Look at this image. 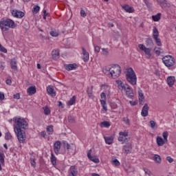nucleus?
<instances>
[{
	"label": "nucleus",
	"mask_w": 176,
	"mask_h": 176,
	"mask_svg": "<svg viewBox=\"0 0 176 176\" xmlns=\"http://www.w3.org/2000/svg\"><path fill=\"white\" fill-rule=\"evenodd\" d=\"M67 120L69 123H75V119L71 116H68Z\"/></svg>",
	"instance_id": "obj_49"
},
{
	"label": "nucleus",
	"mask_w": 176,
	"mask_h": 176,
	"mask_svg": "<svg viewBox=\"0 0 176 176\" xmlns=\"http://www.w3.org/2000/svg\"><path fill=\"white\" fill-rule=\"evenodd\" d=\"M44 115H46V116H49L50 113V109L48 107H43Z\"/></svg>",
	"instance_id": "obj_41"
},
{
	"label": "nucleus",
	"mask_w": 176,
	"mask_h": 176,
	"mask_svg": "<svg viewBox=\"0 0 176 176\" xmlns=\"http://www.w3.org/2000/svg\"><path fill=\"white\" fill-rule=\"evenodd\" d=\"M122 9L127 13H133L134 12V8L129 5H124L122 6Z\"/></svg>",
	"instance_id": "obj_20"
},
{
	"label": "nucleus",
	"mask_w": 176,
	"mask_h": 176,
	"mask_svg": "<svg viewBox=\"0 0 176 176\" xmlns=\"http://www.w3.org/2000/svg\"><path fill=\"white\" fill-rule=\"evenodd\" d=\"M41 137H43L45 138V137L46 136V132L45 131H42L41 133Z\"/></svg>",
	"instance_id": "obj_64"
},
{
	"label": "nucleus",
	"mask_w": 176,
	"mask_h": 176,
	"mask_svg": "<svg viewBox=\"0 0 176 176\" xmlns=\"http://www.w3.org/2000/svg\"><path fill=\"white\" fill-rule=\"evenodd\" d=\"M11 14L13 17H15V19H23V17L25 16V14L23 11L19 10H12Z\"/></svg>",
	"instance_id": "obj_11"
},
{
	"label": "nucleus",
	"mask_w": 176,
	"mask_h": 176,
	"mask_svg": "<svg viewBox=\"0 0 176 176\" xmlns=\"http://www.w3.org/2000/svg\"><path fill=\"white\" fill-rule=\"evenodd\" d=\"M153 159L157 164H160L162 163V158L160 157V155L157 154L154 155Z\"/></svg>",
	"instance_id": "obj_27"
},
{
	"label": "nucleus",
	"mask_w": 176,
	"mask_h": 176,
	"mask_svg": "<svg viewBox=\"0 0 176 176\" xmlns=\"http://www.w3.org/2000/svg\"><path fill=\"white\" fill-rule=\"evenodd\" d=\"M5 139L6 140H12V134H10V133L8 132L6 133L5 135Z\"/></svg>",
	"instance_id": "obj_50"
},
{
	"label": "nucleus",
	"mask_w": 176,
	"mask_h": 176,
	"mask_svg": "<svg viewBox=\"0 0 176 176\" xmlns=\"http://www.w3.org/2000/svg\"><path fill=\"white\" fill-rule=\"evenodd\" d=\"M58 107H59L60 108H64V105L63 104V102L61 101L58 102Z\"/></svg>",
	"instance_id": "obj_62"
},
{
	"label": "nucleus",
	"mask_w": 176,
	"mask_h": 176,
	"mask_svg": "<svg viewBox=\"0 0 176 176\" xmlns=\"http://www.w3.org/2000/svg\"><path fill=\"white\" fill-rule=\"evenodd\" d=\"M0 100H5V94L3 92H0Z\"/></svg>",
	"instance_id": "obj_60"
},
{
	"label": "nucleus",
	"mask_w": 176,
	"mask_h": 176,
	"mask_svg": "<svg viewBox=\"0 0 176 176\" xmlns=\"http://www.w3.org/2000/svg\"><path fill=\"white\" fill-rule=\"evenodd\" d=\"M91 93H93V86L87 89V94H91Z\"/></svg>",
	"instance_id": "obj_58"
},
{
	"label": "nucleus",
	"mask_w": 176,
	"mask_h": 176,
	"mask_svg": "<svg viewBox=\"0 0 176 176\" xmlns=\"http://www.w3.org/2000/svg\"><path fill=\"white\" fill-rule=\"evenodd\" d=\"M52 58L54 60H57L60 57V51L58 50H53L52 52Z\"/></svg>",
	"instance_id": "obj_25"
},
{
	"label": "nucleus",
	"mask_w": 176,
	"mask_h": 176,
	"mask_svg": "<svg viewBox=\"0 0 176 176\" xmlns=\"http://www.w3.org/2000/svg\"><path fill=\"white\" fill-rule=\"evenodd\" d=\"M148 111H149V107L148 106V104H145L141 112V115L143 118H146V116H148Z\"/></svg>",
	"instance_id": "obj_15"
},
{
	"label": "nucleus",
	"mask_w": 176,
	"mask_h": 176,
	"mask_svg": "<svg viewBox=\"0 0 176 176\" xmlns=\"http://www.w3.org/2000/svg\"><path fill=\"white\" fill-rule=\"evenodd\" d=\"M0 163L1 164L5 163V154L2 151H0Z\"/></svg>",
	"instance_id": "obj_40"
},
{
	"label": "nucleus",
	"mask_w": 176,
	"mask_h": 176,
	"mask_svg": "<svg viewBox=\"0 0 176 176\" xmlns=\"http://www.w3.org/2000/svg\"><path fill=\"white\" fill-rule=\"evenodd\" d=\"M76 101V97L74 96L67 103V107H71L74 105Z\"/></svg>",
	"instance_id": "obj_29"
},
{
	"label": "nucleus",
	"mask_w": 176,
	"mask_h": 176,
	"mask_svg": "<svg viewBox=\"0 0 176 176\" xmlns=\"http://www.w3.org/2000/svg\"><path fill=\"white\" fill-rule=\"evenodd\" d=\"M102 52L103 53V56H105V57L108 56V54H109V52H108L107 49L102 48Z\"/></svg>",
	"instance_id": "obj_47"
},
{
	"label": "nucleus",
	"mask_w": 176,
	"mask_h": 176,
	"mask_svg": "<svg viewBox=\"0 0 176 176\" xmlns=\"http://www.w3.org/2000/svg\"><path fill=\"white\" fill-rule=\"evenodd\" d=\"M161 16V13H157L156 15L152 16V19L153 20V21H159L160 20Z\"/></svg>",
	"instance_id": "obj_34"
},
{
	"label": "nucleus",
	"mask_w": 176,
	"mask_h": 176,
	"mask_svg": "<svg viewBox=\"0 0 176 176\" xmlns=\"http://www.w3.org/2000/svg\"><path fill=\"white\" fill-rule=\"evenodd\" d=\"M80 16H81V17H86V12H85V10H81Z\"/></svg>",
	"instance_id": "obj_55"
},
{
	"label": "nucleus",
	"mask_w": 176,
	"mask_h": 176,
	"mask_svg": "<svg viewBox=\"0 0 176 176\" xmlns=\"http://www.w3.org/2000/svg\"><path fill=\"white\" fill-rule=\"evenodd\" d=\"M94 163H100V160L96 157L91 156L89 158Z\"/></svg>",
	"instance_id": "obj_44"
},
{
	"label": "nucleus",
	"mask_w": 176,
	"mask_h": 176,
	"mask_svg": "<svg viewBox=\"0 0 176 176\" xmlns=\"http://www.w3.org/2000/svg\"><path fill=\"white\" fill-rule=\"evenodd\" d=\"M175 82V77L174 76H168L167 78V83L168 85V86L171 87L174 85Z\"/></svg>",
	"instance_id": "obj_23"
},
{
	"label": "nucleus",
	"mask_w": 176,
	"mask_h": 176,
	"mask_svg": "<svg viewBox=\"0 0 176 176\" xmlns=\"http://www.w3.org/2000/svg\"><path fill=\"white\" fill-rule=\"evenodd\" d=\"M153 39L159 38V30H157L156 27H154L153 29Z\"/></svg>",
	"instance_id": "obj_30"
},
{
	"label": "nucleus",
	"mask_w": 176,
	"mask_h": 176,
	"mask_svg": "<svg viewBox=\"0 0 176 176\" xmlns=\"http://www.w3.org/2000/svg\"><path fill=\"white\" fill-rule=\"evenodd\" d=\"M47 91L51 97H56V92L54 91V88H53L52 86H48L47 87Z\"/></svg>",
	"instance_id": "obj_19"
},
{
	"label": "nucleus",
	"mask_w": 176,
	"mask_h": 176,
	"mask_svg": "<svg viewBox=\"0 0 176 176\" xmlns=\"http://www.w3.org/2000/svg\"><path fill=\"white\" fill-rule=\"evenodd\" d=\"M61 149V142L56 141L54 144V152L56 155H58L60 153V151Z\"/></svg>",
	"instance_id": "obj_13"
},
{
	"label": "nucleus",
	"mask_w": 176,
	"mask_h": 176,
	"mask_svg": "<svg viewBox=\"0 0 176 176\" xmlns=\"http://www.w3.org/2000/svg\"><path fill=\"white\" fill-rule=\"evenodd\" d=\"M94 49H95V52H96V53H100V47L96 45L94 47Z\"/></svg>",
	"instance_id": "obj_61"
},
{
	"label": "nucleus",
	"mask_w": 176,
	"mask_h": 176,
	"mask_svg": "<svg viewBox=\"0 0 176 176\" xmlns=\"http://www.w3.org/2000/svg\"><path fill=\"white\" fill-rule=\"evenodd\" d=\"M156 1L157 2V3H159V5L163 9H164V8H167V7L170 6V4H168L167 3V1H166V0H156Z\"/></svg>",
	"instance_id": "obj_16"
},
{
	"label": "nucleus",
	"mask_w": 176,
	"mask_h": 176,
	"mask_svg": "<svg viewBox=\"0 0 176 176\" xmlns=\"http://www.w3.org/2000/svg\"><path fill=\"white\" fill-rule=\"evenodd\" d=\"M0 69H5V63L0 62Z\"/></svg>",
	"instance_id": "obj_56"
},
{
	"label": "nucleus",
	"mask_w": 176,
	"mask_h": 176,
	"mask_svg": "<svg viewBox=\"0 0 176 176\" xmlns=\"http://www.w3.org/2000/svg\"><path fill=\"white\" fill-rule=\"evenodd\" d=\"M131 149H132L131 144H129V143L124 145L123 148V151H124V153L126 154L131 153Z\"/></svg>",
	"instance_id": "obj_18"
},
{
	"label": "nucleus",
	"mask_w": 176,
	"mask_h": 176,
	"mask_svg": "<svg viewBox=\"0 0 176 176\" xmlns=\"http://www.w3.org/2000/svg\"><path fill=\"white\" fill-rule=\"evenodd\" d=\"M50 160L53 166H56V164H57V158H56V156H54V154L53 153H51Z\"/></svg>",
	"instance_id": "obj_31"
},
{
	"label": "nucleus",
	"mask_w": 176,
	"mask_h": 176,
	"mask_svg": "<svg viewBox=\"0 0 176 176\" xmlns=\"http://www.w3.org/2000/svg\"><path fill=\"white\" fill-rule=\"evenodd\" d=\"M166 160H167V162H168L169 163H173V162H174V160H173L171 157H166Z\"/></svg>",
	"instance_id": "obj_57"
},
{
	"label": "nucleus",
	"mask_w": 176,
	"mask_h": 176,
	"mask_svg": "<svg viewBox=\"0 0 176 176\" xmlns=\"http://www.w3.org/2000/svg\"><path fill=\"white\" fill-rule=\"evenodd\" d=\"M14 98H15L16 100H20V94H14Z\"/></svg>",
	"instance_id": "obj_59"
},
{
	"label": "nucleus",
	"mask_w": 176,
	"mask_h": 176,
	"mask_svg": "<svg viewBox=\"0 0 176 176\" xmlns=\"http://www.w3.org/2000/svg\"><path fill=\"white\" fill-rule=\"evenodd\" d=\"M6 83L7 85H12V80H10V79L6 80Z\"/></svg>",
	"instance_id": "obj_63"
},
{
	"label": "nucleus",
	"mask_w": 176,
	"mask_h": 176,
	"mask_svg": "<svg viewBox=\"0 0 176 176\" xmlns=\"http://www.w3.org/2000/svg\"><path fill=\"white\" fill-rule=\"evenodd\" d=\"M118 89L121 91V93H124L125 90L129 87L127 83H124L122 80H117L116 81Z\"/></svg>",
	"instance_id": "obj_10"
},
{
	"label": "nucleus",
	"mask_w": 176,
	"mask_h": 176,
	"mask_svg": "<svg viewBox=\"0 0 176 176\" xmlns=\"http://www.w3.org/2000/svg\"><path fill=\"white\" fill-rule=\"evenodd\" d=\"M101 105L104 111H108V108L107 107V102L104 99L100 100Z\"/></svg>",
	"instance_id": "obj_37"
},
{
	"label": "nucleus",
	"mask_w": 176,
	"mask_h": 176,
	"mask_svg": "<svg viewBox=\"0 0 176 176\" xmlns=\"http://www.w3.org/2000/svg\"><path fill=\"white\" fill-rule=\"evenodd\" d=\"M124 93H125L128 98H133L134 97V91H133V88H131L130 85L126 87V89L125 90V91H124Z\"/></svg>",
	"instance_id": "obj_12"
},
{
	"label": "nucleus",
	"mask_w": 176,
	"mask_h": 176,
	"mask_svg": "<svg viewBox=\"0 0 176 176\" xmlns=\"http://www.w3.org/2000/svg\"><path fill=\"white\" fill-rule=\"evenodd\" d=\"M78 65L75 63L65 65V68L67 71H74V69H76Z\"/></svg>",
	"instance_id": "obj_17"
},
{
	"label": "nucleus",
	"mask_w": 176,
	"mask_h": 176,
	"mask_svg": "<svg viewBox=\"0 0 176 176\" xmlns=\"http://www.w3.org/2000/svg\"><path fill=\"white\" fill-rule=\"evenodd\" d=\"M100 97L102 100H107V95L104 92L101 93Z\"/></svg>",
	"instance_id": "obj_52"
},
{
	"label": "nucleus",
	"mask_w": 176,
	"mask_h": 176,
	"mask_svg": "<svg viewBox=\"0 0 176 176\" xmlns=\"http://www.w3.org/2000/svg\"><path fill=\"white\" fill-rule=\"evenodd\" d=\"M138 96H139V100L144 101L145 98L144 97V93L142 92V90H141V89H139L138 90Z\"/></svg>",
	"instance_id": "obj_33"
},
{
	"label": "nucleus",
	"mask_w": 176,
	"mask_h": 176,
	"mask_svg": "<svg viewBox=\"0 0 176 176\" xmlns=\"http://www.w3.org/2000/svg\"><path fill=\"white\" fill-rule=\"evenodd\" d=\"M54 131V130L53 129V125H50L47 126V134H49V135H52Z\"/></svg>",
	"instance_id": "obj_35"
},
{
	"label": "nucleus",
	"mask_w": 176,
	"mask_h": 176,
	"mask_svg": "<svg viewBox=\"0 0 176 176\" xmlns=\"http://www.w3.org/2000/svg\"><path fill=\"white\" fill-rule=\"evenodd\" d=\"M30 164L32 166V167H35L36 166V162H35V159L31 158L30 159Z\"/></svg>",
	"instance_id": "obj_51"
},
{
	"label": "nucleus",
	"mask_w": 176,
	"mask_h": 176,
	"mask_svg": "<svg viewBox=\"0 0 176 176\" xmlns=\"http://www.w3.org/2000/svg\"><path fill=\"white\" fill-rule=\"evenodd\" d=\"M154 52L155 54H157V56H160V54H163V53H164V51L163 50V49L157 47H155L154 48Z\"/></svg>",
	"instance_id": "obj_28"
},
{
	"label": "nucleus",
	"mask_w": 176,
	"mask_h": 176,
	"mask_svg": "<svg viewBox=\"0 0 176 176\" xmlns=\"http://www.w3.org/2000/svg\"><path fill=\"white\" fill-rule=\"evenodd\" d=\"M162 137L164 139L160 136H157L156 138V142L158 146H163L164 144H167V142H168V132L164 131Z\"/></svg>",
	"instance_id": "obj_5"
},
{
	"label": "nucleus",
	"mask_w": 176,
	"mask_h": 176,
	"mask_svg": "<svg viewBox=\"0 0 176 176\" xmlns=\"http://www.w3.org/2000/svg\"><path fill=\"white\" fill-rule=\"evenodd\" d=\"M0 52H1L2 53H8V50H6L5 47L2 46V45L0 44Z\"/></svg>",
	"instance_id": "obj_48"
},
{
	"label": "nucleus",
	"mask_w": 176,
	"mask_h": 176,
	"mask_svg": "<svg viewBox=\"0 0 176 176\" xmlns=\"http://www.w3.org/2000/svg\"><path fill=\"white\" fill-rule=\"evenodd\" d=\"M28 94L29 96H32V94H35L36 93V87H30L28 90Z\"/></svg>",
	"instance_id": "obj_26"
},
{
	"label": "nucleus",
	"mask_w": 176,
	"mask_h": 176,
	"mask_svg": "<svg viewBox=\"0 0 176 176\" xmlns=\"http://www.w3.org/2000/svg\"><path fill=\"white\" fill-rule=\"evenodd\" d=\"M111 164L113 166H116V167H118V166H120V162H119V160H118V159L112 158Z\"/></svg>",
	"instance_id": "obj_32"
},
{
	"label": "nucleus",
	"mask_w": 176,
	"mask_h": 176,
	"mask_svg": "<svg viewBox=\"0 0 176 176\" xmlns=\"http://www.w3.org/2000/svg\"><path fill=\"white\" fill-rule=\"evenodd\" d=\"M41 10V7L39 6H34L33 9L32 10V13H38Z\"/></svg>",
	"instance_id": "obj_39"
},
{
	"label": "nucleus",
	"mask_w": 176,
	"mask_h": 176,
	"mask_svg": "<svg viewBox=\"0 0 176 176\" xmlns=\"http://www.w3.org/2000/svg\"><path fill=\"white\" fill-rule=\"evenodd\" d=\"M125 78L127 82L131 85V86L137 85V74H135V72H134L133 68L129 67L125 69Z\"/></svg>",
	"instance_id": "obj_2"
},
{
	"label": "nucleus",
	"mask_w": 176,
	"mask_h": 176,
	"mask_svg": "<svg viewBox=\"0 0 176 176\" xmlns=\"http://www.w3.org/2000/svg\"><path fill=\"white\" fill-rule=\"evenodd\" d=\"M138 47L142 52H144L147 58H151V57H152V48H148L144 44H139Z\"/></svg>",
	"instance_id": "obj_9"
},
{
	"label": "nucleus",
	"mask_w": 176,
	"mask_h": 176,
	"mask_svg": "<svg viewBox=\"0 0 176 176\" xmlns=\"http://www.w3.org/2000/svg\"><path fill=\"white\" fill-rule=\"evenodd\" d=\"M13 120L16 124L14 125V130H21V129L25 130V129L28 128V122L25 118L21 117H16L13 119Z\"/></svg>",
	"instance_id": "obj_4"
},
{
	"label": "nucleus",
	"mask_w": 176,
	"mask_h": 176,
	"mask_svg": "<svg viewBox=\"0 0 176 176\" xmlns=\"http://www.w3.org/2000/svg\"><path fill=\"white\" fill-rule=\"evenodd\" d=\"M154 40L155 41L157 46H162V40H160L159 37L154 38Z\"/></svg>",
	"instance_id": "obj_43"
},
{
	"label": "nucleus",
	"mask_w": 176,
	"mask_h": 176,
	"mask_svg": "<svg viewBox=\"0 0 176 176\" xmlns=\"http://www.w3.org/2000/svg\"><path fill=\"white\" fill-rule=\"evenodd\" d=\"M129 131L125 130L124 131H121L119 133V137H118V141L120 142H122V144H124V142H129Z\"/></svg>",
	"instance_id": "obj_8"
},
{
	"label": "nucleus",
	"mask_w": 176,
	"mask_h": 176,
	"mask_svg": "<svg viewBox=\"0 0 176 176\" xmlns=\"http://www.w3.org/2000/svg\"><path fill=\"white\" fill-rule=\"evenodd\" d=\"M15 27H16V23L11 19H3L0 21V28L2 32L9 31L10 28L14 29Z\"/></svg>",
	"instance_id": "obj_3"
},
{
	"label": "nucleus",
	"mask_w": 176,
	"mask_h": 176,
	"mask_svg": "<svg viewBox=\"0 0 176 176\" xmlns=\"http://www.w3.org/2000/svg\"><path fill=\"white\" fill-rule=\"evenodd\" d=\"M102 72L109 76V78L116 79V78L120 76V74H122V68L119 65H111V66L104 67L102 69Z\"/></svg>",
	"instance_id": "obj_1"
},
{
	"label": "nucleus",
	"mask_w": 176,
	"mask_h": 176,
	"mask_svg": "<svg viewBox=\"0 0 176 176\" xmlns=\"http://www.w3.org/2000/svg\"><path fill=\"white\" fill-rule=\"evenodd\" d=\"M50 35L52 36H57L58 35H60V33L58 32H57L56 30H52L50 32Z\"/></svg>",
	"instance_id": "obj_42"
},
{
	"label": "nucleus",
	"mask_w": 176,
	"mask_h": 176,
	"mask_svg": "<svg viewBox=\"0 0 176 176\" xmlns=\"http://www.w3.org/2000/svg\"><path fill=\"white\" fill-rule=\"evenodd\" d=\"M69 174L72 175H78V168L75 166H72L69 169Z\"/></svg>",
	"instance_id": "obj_21"
},
{
	"label": "nucleus",
	"mask_w": 176,
	"mask_h": 176,
	"mask_svg": "<svg viewBox=\"0 0 176 176\" xmlns=\"http://www.w3.org/2000/svg\"><path fill=\"white\" fill-rule=\"evenodd\" d=\"M14 133L17 136V139L20 144H24L25 142V132L21 129H14Z\"/></svg>",
	"instance_id": "obj_7"
},
{
	"label": "nucleus",
	"mask_w": 176,
	"mask_h": 176,
	"mask_svg": "<svg viewBox=\"0 0 176 176\" xmlns=\"http://www.w3.org/2000/svg\"><path fill=\"white\" fill-rule=\"evenodd\" d=\"M104 140L108 145H111L113 142V138L112 136H104Z\"/></svg>",
	"instance_id": "obj_22"
},
{
	"label": "nucleus",
	"mask_w": 176,
	"mask_h": 176,
	"mask_svg": "<svg viewBox=\"0 0 176 176\" xmlns=\"http://www.w3.org/2000/svg\"><path fill=\"white\" fill-rule=\"evenodd\" d=\"M82 60L85 63L89 61V52H87L85 48H82Z\"/></svg>",
	"instance_id": "obj_24"
},
{
	"label": "nucleus",
	"mask_w": 176,
	"mask_h": 176,
	"mask_svg": "<svg viewBox=\"0 0 176 176\" xmlns=\"http://www.w3.org/2000/svg\"><path fill=\"white\" fill-rule=\"evenodd\" d=\"M111 107L113 109H116V108H118V104H116L115 102H112L111 104Z\"/></svg>",
	"instance_id": "obj_53"
},
{
	"label": "nucleus",
	"mask_w": 176,
	"mask_h": 176,
	"mask_svg": "<svg viewBox=\"0 0 176 176\" xmlns=\"http://www.w3.org/2000/svg\"><path fill=\"white\" fill-rule=\"evenodd\" d=\"M100 127H111V124H109V122L107 121H104L100 123Z\"/></svg>",
	"instance_id": "obj_38"
},
{
	"label": "nucleus",
	"mask_w": 176,
	"mask_h": 176,
	"mask_svg": "<svg viewBox=\"0 0 176 176\" xmlns=\"http://www.w3.org/2000/svg\"><path fill=\"white\" fill-rule=\"evenodd\" d=\"M143 1L144 2V3L147 6V8H148L149 9H151V8H152V3H151V2H149V0H143Z\"/></svg>",
	"instance_id": "obj_45"
},
{
	"label": "nucleus",
	"mask_w": 176,
	"mask_h": 176,
	"mask_svg": "<svg viewBox=\"0 0 176 176\" xmlns=\"http://www.w3.org/2000/svg\"><path fill=\"white\" fill-rule=\"evenodd\" d=\"M10 67L12 70V72L17 74V60L15 58H13L10 61Z\"/></svg>",
	"instance_id": "obj_14"
},
{
	"label": "nucleus",
	"mask_w": 176,
	"mask_h": 176,
	"mask_svg": "<svg viewBox=\"0 0 176 176\" xmlns=\"http://www.w3.org/2000/svg\"><path fill=\"white\" fill-rule=\"evenodd\" d=\"M129 104H131V105H132V107H135V105H137L138 104V102H135V101H129Z\"/></svg>",
	"instance_id": "obj_54"
},
{
	"label": "nucleus",
	"mask_w": 176,
	"mask_h": 176,
	"mask_svg": "<svg viewBox=\"0 0 176 176\" xmlns=\"http://www.w3.org/2000/svg\"><path fill=\"white\" fill-rule=\"evenodd\" d=\"M123 122L125 123V124H127V126H130V120L127 117H124L123 118Z\"/></svg>",
	"instance_id": "obj_46"
},
{
	"label": "nucleus",
	"mask_w": 176,
	"mask_h": 176,
	"mask_svg": "<svg viewBox=\"0 0 176 176\" xmlns=\"http://www.w3.org/2000/svg\"><path fill=\"white\" fill-rule=\"evenodd\" d=\"M162 61L166 67H173L175 64V60L171 55L165 56L162 58Z\"/></svg>",
	"instance_id": "obj_6"
},
{
	"label": "nucleus",
	"mask_w": 176,
	"mask_h": 176,
	"mask_svg": "<svg viewBox=\"0 0 176 176\" xmlns=\"http://www.w3.org/2000/svg\"><path fill=\"white\" fill-rule=\"evenodd\" d=\"M150 126L152 130H156V129H157V124H156L153 120L150 121Z\"/></svg>",
	"instance_id": "obj_36"
}]
</instances>
